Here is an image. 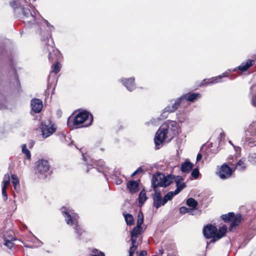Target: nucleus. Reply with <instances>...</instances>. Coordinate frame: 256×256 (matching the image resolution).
<instances>
[{"label":"nucleus","mask_w":256,"mask_h":256,"mask_svg":"<svg viewBox=\"0 0 256 256\" xmlns=\"http://www.w3.org/2000/svg\"><path fill=\"white\" fill-rule=\"evenodd\" d=\"M180 132V128L176 122L168 120L165 122L157 130L154 143L156 148L163 142H170Z\"/></svg>","instance_id":"1"},{"label":"nucleus","mask_w":256,"mask_h":256,"mask_svg":"<svg viewBox=\"0 0 256 256\" xmlns=\"http://www.w3.org/2000/svg\"><path fill=\"white\" fill-rule=\"evenodd\" d=\"M173 180V176L171 174L166 176L162 173H156L153 176L152 180V186L154 191V194H152L153 204L156 209L164 205L163 204V198L158 187L166 188L171 184Z\"/></svg>","instance_id":"2"},{"label":"nucleus","mask_w":256,"mask_h":256,"mask_svg":"<svg viewBox=\"0 0 256 256\" xmlns=\"http://www.w3.org/2000/svg\"><path fill=\"white\" fill-rule=\"evenodd\" d=\"M42 40L44 44V50L48 52L49 60L55 61V64L52 66V72L58 74L60 70V64L58 62L60 57V52L54 47V43L49 32L46 38L42 36Z\"/></svg>","instance_id":"3"},{"label":"nucleus","mask_w":256,"mask_h":256,"mask_svg":"<svg viewBox=\"0 0 256 256\" xmlns=\"http://www.w3.org/2000/svg\"><path fill=\"white\" fill-rule=\"evenodd\" d=\"M62 213L66 224L73 226L74 233L76 235V238L78 240H81L82 238V234L85 232V231L78 224V220L79 216L78 214L74 210L66 208H62Z\"/></svg>","instance_id":"4"},{"label":"nucleus","mask_w":256,"mask_h":256,"mask_svg":"<svg viewBox=\"0 0 256 256\" xmlns=\"http://www.w3.org/2000/svg\"><path fill=\"white\" fill-rule=\"evenodd\" d=\"M32 12L28 9L23 10L22 18L25 24L28 25L36 24H46L50 32L54 29L53 26L51 25L47 20L44 19L35 8H32Z\"/></svg>","instance_id":"5"},{"label":"nucleus","mask_w":256,"mask_h":256,"mask_svg":"<svg viewBox=\"0 0 256 256\" xmlns=\"http://www.w3.org/2000/svg\"><path fill=\"white\" fill-rule=\"evenodd\" d=\"M93 121L92 114L86 110L78 112L74 117L70 116L68 118L67 124L72 128L73 126L76 128L88 127L90 126Z\"/></svg>","instance_id":"6"},{"label":"nucleus","mask_w":256,"mask_h":256,"mask_svg":"<svg viewBox=\"0 0 256 256\" xmlns=\"http://www.w3.org/2000/svg\"><path fill=\"white\" fill-rule=\"evenodd\" d=\"M184 102L182 96L178 98L172 104L167 106L162 112L160 117L158 118V120L166 119L170 113L174 112Z\"/></svg>","instance_id":"7"},{"label":"nucleus","mask_w":256,"mask_h":256,"mask_svg":"<svg viewBox=\"0 0 256 256\" xmlns=\"http://www.w3.org/2000/svg\"><path fill=\"white\" fill-rule=\"evenodd\" d=\"M36 172L46 178L51 173L49 162L46 160H39L36 162L35 168Z\"/></svg>","instance_id":"8"},{"label":"nucleus","mask_w":256,"mask_h":256,"mask_svg":"<svg viewBox=\"0 0 256 256\" xmlns=\"http://www.w3.org/2000/svg\"><path fill=\"white\" fill-rule=\"evenodd\" d=\"M40 130L42 136L46 138L56 131V126L50 120H46L41 122Z\"/></svg>","instance_id":"9"},{"label":"nucleus","mask_w":256,"mask_h":256,"mask_svg":"<svg viewBox=\"0 0 256 256\" xmlns=\"http://www.w3.org/2000/svg\"><path fill=\"white\" fill-rule=\"evenodd\" d=\"M31 1L35 2L36 0H9V2L10 6L14 11H16L17 8H20L23 13V10L24 9H28L32 12V8L34 7L30 5L28 6V4Z\"/></svg>","instance_id":"10"},{"label":"nucleus","mask_w":256,"mask_h":256,"mask_svg":"<svg viewBox=\"0 0 256 256\" xmlns=\"http://www.w3.org/2000/svg\"><path fill=\"white\" fill-rule=\"evenodd\" d=\"M83 160L86 162V164L90 166H93V169L94 171H97L99 172L104 174V172L106 171L107 168H103L102 170H100L98 166L102 168L104 166V162L100 160L96 161L93 159H91L90 157L87 158L86 156L82 155Z\"/></svg>","instance_id":"11"},{"label":"nucleus","mask_w":256,"mask_h":256,"mask_svg":"<svg viewBox=\"0 0 256 256\" xmlns=\"http://www.w3.org/2000/svg\"><path fill=\"white\" fill-rule=\"evenodd\" d=\"M217 232L218 229L216 227L212 224H208L205 226L203 229L204 236L206 238H212L210 242L214 243L216 242V241H214V239L216 238L215 234Z\"/></svg>","instance_id":"12"},{"label":"nucleus","mask_w":256,"mask_h":256,"mask_svg":"<svg viewBox=\"0 0 256 256\" xmlns=\"http://www.w3.org/2000/svg\"><path fill=\"white\" fill-rule=\"evenodd\" d=\"M144 222V215L141 211L138 214L137 224L134 227L130 232V236H138L142 232V225Z\"/></svg>","instance_id":"13"},{"label":"nucleus","mask_w":256,"mask_h":256,"mask_svg":"<svg viewBox=\"0 0 256 256\" xmlns=\"http://www.w3.org/2000/svg\"><path fill=\"white\" fill-rule=\"evenodd\" d=\"M232 170L226 164H223L220 168L217 174L222 180H225L230 177Z\"/></svg>","instance_id":"14"},{"label":"nucleus","mask_w":256,"mask_h":256,"mask_svg":"<svg viewBox=\"0 0 256 256\" xmlns=\"http://www.w3.org/2000/svg\"><path fill=\"white\" fill-rule=\"evenodd\" d=\"M227 76L224 73L222 74L219 75L217 76L212 77L210 78L204 79L200 83V86H206L207 84H213L217 83H219L222 82V78L226 77Z\"/></svg>","instance_id":"15"},{"label":"nucleus","mask_w":256,"mask_h":256,"mask_svg":"<svg viewBox=\"0 0 256 256\" xmlns=\"http://www.w3.org/2000/svg\"><path fill=\"white\" fill-rule=\"evenodd\" d=\"M118 81L121 82L128 91L132 92L136 88L134 78V77L130 78H122L120 79Z\"/></svg>","instance_id":"16"},{"label":"nucleus","mask_w":256,"mask_h":256,"mask_svg":"<svg viewBox=\"0 0 256 256\" xmlns=\"http://www.w3.org/2000/svg\"><path fill=\"white\" fill-rule=\"evenodd\" d=\"M4 244L10 249L14 246L12 241L15 240L16 238L13 236L12 232H6L3 236Z\"/></svg>","instance_id":"17"},{"label":"nucleus","mask_w":256,"mask_h":256,"mask_svg":"<svg viewBox=\"0 0 256 256\" xmlns=\"http://www.w3.org/2000/svg\"><path fill=\"white\" fill-rule=\"evenodd\" d=\"M30 106L33 112L39 113L43 106L42 102L39 98H33L31 100Z\"/></svg>","instance_id":"18"},{"label":"nucleus","mask_w":256,"mask_h":256,"mask_svg":"<svg viewBox=\"0 0 256 256\" xmlns=\"http://www.w3.org/2000/svg\"><path fill=\"white\" fill-rule=\"evenodd\" d=\"M174 178V180L176 184V188L174 190L176 194H179L181 190L186 187V185L184 182V178L182 176H176L174 177L172 175Z\"/></svg>","instance_id":"19"},{"label":"nucleus","mask_w":256,"mask_h":256,"mask_svg":"<svg viewBox=\"0 0 256 256\" xmlns=\"http://www.w3.org/2000/svg\"><path fill=\"white\" fill-rule=\"evenodd\" d=\"M242 220V216L240 214L234 215V218L232 220L231 224L229 226L230 231H232L236 228Z\"/></svg>","instance_id":"20"},{"label":"nucleus","mask_w":256,"mask_h":256,"mask_svg":"<svg viewBox=\"0 0 256 256\" xmlns=\"http://www.w3.org/2000/svg\"><path fill=\"white\" fill-rule=\"evenodd\" d=\"M182 99L184 101H189L190 102H194L198 98L201 97V95L198 93H188L182 96Z\"/></svg>","instance_id":"21"},{"label":"nucleus","mask_w":256,"mask_h":256,"mask_svg":"<svg viewBox=\"0 0 256 256\" xmlns=\"http://www.w3.org/2000/svg\"><path fill=\"white\" fill-rule=\"evenodd\" d=\"M127 188L130 194H135L138 190V184L135 180H130L127 183Z\"/></svg>","instance_id":"22"},{"label":"nucleus","mask_w":256,"mask_h":256,"mask_svg":"<svg viewBox=\"0 0 256 256\" xmlns=\"http://www.w3.org/2000/svg\"><path fill=\"white\" fill-rule=\"evenodd\" d=\"M254 60H248L246 62H242L238 67V69L242 72H246L250 66L254 64Z\"/></svg>","instance_id":"23"},{"label":"nucleus","mask_w":256,"mask_h":256,"mask_svg":"<svg viewBox=\"0 0 256 256\" xmlns=\"http://www.w3.org/2000/svg\"><path fill=\"white\" fill-rule=\"evenodd\" d=\"M228 227L226 225H223L220 227L218 231L215 234V238H214V241H216L222 238L226 234L227 231Z\"/></svg>","instance_id":"24"},{"label":"nucleus","mask_w":256,"mask_h":256,"mask_svg":"<svg viewBox=\"0 0 256 256\" xmlns=\"http://www.w3.org/2000/svg\"><path fill=\"white\" fill-rule=\"evenodd\" d=\"M247 167V164L246 162V159L242 158L235 165V169L238 171H244Z\"/></svg>","instance_id":"25"},{"label":"nucleus","mask_w":256,"mask_h":256,"mask_svg":"<svg viewBox=\"0 0 256 256\" xmlns=\"http://www.w3.org/2000/svg\"><path fill=\"white\" fill-rule=\"evenodd\" d=\"M193 166V164L191 162L186 160L182 164L180 170L184 172H188L192 168Z\"/></svg>","instance_id":"26"},{"label":"nucleus","mask_w":256,"mask_h":256,"mask_svg":"<svg viewBox=\"0 0 256 256\" xmlns=\"http://www.w3.org/2000/svg\"><path fill=\"white\" fill-rule=\"evenodd\" d=\"M250 97L251 98L252 104L256 106V85H252L250 89Z\"/></svg>","instance_id":"27"},{"label":"nucleus","mask_w":256,"mask_h":256,"mask_svg":"<svg viewBox=\"0 0 256 256\" xmlns=\"http://www.w3.org/2000/svg\"><path fill=\"white\" fill-rule=\"evenodd\" d=\"M147 199L148 197L146 194V192L144 190H142L138 196L139 206H142Z\"/></svg>","instance_id":"28"},{"label":"nucleus","mask_w":256,"mask_h":256,"mask_svg":"<svg viewBox=\"0 0 256 256\" xmlns=\"http://www.w3.org/2000/svg\"><path fill=\"white\" fill-rule=\"evenodd\" d=\"M178 194L175 191L168 192L163 198V204H165L168 200H172L173 197Z\"/></svg>","instance_id":"29"},{"label":"nucleus","mask_w":256,"mask_h":256,"mask_svg":"<svg viewBox=\"0 0 256 256\" xmlns=\"http://www.w3.org/2000/svg\"><path fill=\"white\" fill-rule=\"evenodd\" d=\"M186 203L190 208L194 210L196 209L198 204L197 201L192 198H188Z\"/></svg>","instance_id":"30"},{"label":"nucleus","mask_w":256,"mask_h":256,"mask_svg":"<svg viewBox=\"0 0 256 256\" xmlns=\"http://www.w3.org/2000/svg\"><path fill=\"white\" fill-rule=\"evenodd\" d=\"M234 212H228L227 214L222 215L221 218L225 222H228L229 221H232V218H234Z\"/></svg>","instance_id":"31"},{"label":"nucleus","mask_w":256,"mask_h":256,"mask_svg":"<svg viewBox=\"0 0 256 256\" xmlns=\"http://www.w3.org/2000/svg\"><path fill=\"white\" fill-rule=\"evenodd\" d=\"M168 256H176L177 255V251L176 246L174 245L170 246L167 249Z\"/></svg>","instance_id":"32"},{"label":"nucleus","mask_w":256,"mask_h":256,"mask_svg":"<svg viewBox=\"0 0 256 256\" xmlns=\"http://www.w3.org/2000/svg\"><path fill=\"white\" fill-rule=\"evenodd\" d=\"M124 217L126 223L128 225L131 226L134 224V220L131 214H124Z\"/></svg>","instance_id":"33"},{"label":"nucleus","mask_w":256,"mask_h":256,"mask_svg":"<svg viewBox=\"0 0 256 256\" xmlns=\"http://www.w3.org/2000/svg\"><path fill=\"white\" fill-rule=\"evenodd\" d=\"M22 152L26 156L28 160H30V159L31 154L30 151L27 148L26 144H24L22 146Z\"/></svg>","instance_id":"34"},{"label":"nucleus","mask_w":256,"mask_h":256,"mask_svg":"<svg viewBox=\"0 0 256 256\" xmlns=\"http://www.w3.org/2000/svg\"><path fill=\"white\" fill-rule=\"evenodd\" d=\"M248 160L252 164H256V154H250L248 156Z\"/></svg>","instance_id":"35"},{"label":"nucleus","mask_w":256,"mask_h":256,"mask_svg":"<svg viewBox=\"0 0 256 256\" xmlns=\"http://www.w3.org/2000/svg\"><path fill=\"white\" fill-rule=\"evenodd\" d=\"M10 178L8 174H6L4 175L3 180V184L2 186H5L6 188L7 187V186L10 184Z\"/></svg>","instance_id":"36"},{"label":"nucleus","mask_w":256,"mask_h":256,"mask_svg":"<svg viewBox=\"0 0 256 256\" xmlns=\"http://www.w3.org/2000/svg\"><path fill=\"white\" fill-rule=\"evenodd\" d=\"M12 182L13 185L18 184H20V181L18 177L16 174H12Z\"/></svg>","instance_id":"37"},{"label":"nucleus","mask_w":256,"mask_h":256,"mask_svg":"<svg viewBox=\"0 0 256 256\" xmlns=\"http://www.w3.org/2000/svg\"><path fill=\"white\" fill-rule=\"evenodd\" d=\"M2 193L4 200L6 201L8 200V194L6 192V188L5 186H2Z\"/></svg>","instance_id":"38"},{"label":"nucleus","mask_w":256,"mask_h":256,"mask_svg":"<svg viewBox=\"0 0 256 256\" xmlns=\"http://www.w3.org/2000/svg\"><path fill=\"white\" fill-rule=\"evenodd\" d=\"M191 175L192 176L196 178L199 176V171L197 168H194L192 172Z\"/></svg>","instance_id":"39"},{"label":"nucleus","mask_w":256,"mask_h":256,"mask_svg":"<svg viewBox=\"0 0 256 256\" xmlns=\"http://www.w3.org/2000/svg\"><path fill=\"white\" fill-rule=\"evenodd\" d=\"M137 248L136 246L132 245L129 250V256H132L134 253L135 252Z\"/></svg>","instance_id":"40"},{"label":"nucleus","mask_w":256,"mask_h":256,"mask_svg":"<svg viewBox=\"0 0 256 256\" xmlns=\"http://www.w3.org/2000/svg\"><path fill=\"white\" fill-rule=\"evenodd\" d=\"M188 210H189V208H188L185 206H182L180 208V212L182 214H186Z\"/></svg>","instance_id":"41"},{"label":"nucleus","mask_w":256,"mask_h":256,"mask_svg":"<svg viewBox=\"0 0 256 256\" xmlns=\"http://www.w3.org/2000/svg\"><path fill=\"white\" fill-rule=\"evenodd\" d=\"M138 236H131V240H132V244L133 246H136V240Z\"/></svg>","instance_id":"42"},{"label":"nucleus","mask_w":256,"mask_h":256,"mask_svg":"<svg viewBox=\"0 0 256 256\" xmlns=\"http://www.w3.org/2000/svg\"><path fill=\"white\" fill-rule=\"evenodd\" d=\"M14 190L18 193L19 190H20V184H18L13 185Z\"/></svg>","instance_id":"43"},{"label":"nucleus","mask_w":256,"mask_h":256,"mask_svg":"<svg viewBox=\"0 0 256 256\" xmlns=\"http://www.w3.org/2000/svg\"><path fill=\"white\" fill-rule=\"evenodd\" d=\"M92 256H105V254L103 252L100 251L97 254H92Z\"/></svg>","instance_id":"44"},{"label":"nucleus","mask_w":256,"mask_h":256,"mask_svg":"<svg viewBox=\"0 0 256 256\" xmlns=\"http://www.w3.org/2000/svg\"><path fill=\"white\" fill-rule=\"evenodd\" d=\"M146 256V252L145 250H142L140 252V254L138 256Z\"/></svg>","instance_id":"45"},{"label":"nucleus","mask_w":256,"mask_h":256,"mask_svg":"<svg viewBox=\"0 0 256 256\" xmlns=\"http://www.w3.org/2000/svg\"><path fill=\"white\" fill-rule=\"evenodd\" d=\"M202 158V155L200 154H198L196 156V161L198 162Z\"/></svg>","instance_id":"46"},{"label":"nucleus","mask_w":256,"mask_h":256,"mask_svg":"<svg viewBox=\"0 0 256 256\" xmlns=\"http://www.w3.org/2000/svg\"><path fill=\"white\" fill-rule=\"evenodd\" d=\"M136 171L138 172V173H140V172H142L144 171L142 168V167H139L136 170Z\"/></svg>","instance_id":"47"},{"label":"nucleus","mask_w":256,"mask_h":256,"mask_svg":"<svg viewBox=\"0 0 256 256\" xmlns=\"http://www.w3.org/2000/svg\"><path fill=\"white\" fill-rule=\"evenodd\" d=\"M194 210V209H192V208H189V210H188V212L186 213H189L190 214H192V210Z\"/></svg>","instance_id":"48"},{"label":"nucleus","mask_w":256,"mask_h":256,"mask_svg":"<svg viewBox=\"0 0 256 256\" xmlns=\"http://www.w3.org/2000/svg\"><path fill=\"white\" fill-rule=\"evenodd\" d=\"M138 174L136 170H135L131 175L132 176H134Z\"/></svg>","instance_id":"49"},{"label":"nucleus","mask_w":256,"mask_h":256,"mask_svg":"<svg viewBox=\"0 0 256 256\" xmlns=\"http://www.w3.org/2000/svg\"><path fill=\"white\" fill-rule=\"evenodd\" d=\"M92 252H93L95 253V254H97L98 252H98V250H97V249L93 250Z\"/></svg>","instance_id":"50"},{"label":"nucleus","mask_w":256,"mask_h":256,"mask_svg":"<svg viewBox=\"0 0 256 256\" xmlns=\"http://www.w3.org/2000/svg\"><path fill=\"white\" fill-rule=\"evenodd\" d=\"M164 253V250L162 249H161V250H159V254L161 256Z\"/></svg>","instance_id":"51"},{"label":"nucleus","mask_w":256,"mask_h":256,"mask_svg":"<svg viewBox=\"0 0 256 256\" xmlns=\"http://www.w3.org/2000/svg\"><path fill=\"white\" fill-rule=\"evenodd\" d=\"M121 182H122V180H118L117 181V182H116V184H121Z\"/></svg>","instance_id":"52"},{"label":"nucleus","mask_w":256,"mask_h":256,"mask_svg":"<svg viewBox=\"0 0 256 256\" xmlns=\"http://www.w3.org/2000/svg\"><path fill=\"white\" fill-rule=\"evenodd\" d=\"M90 168H88V170H86V172H88L89 170H90Z\"/></svg>","instance_id":"53"},{"label":"nucleus","mask_w":256,"mask_h":256,"mask_svg":"<svg viewBox=\"0 0 256 256\" xmlns=\"http://www.w3.org/2000/svg\"><path fill=\"white\" fill-rule=\"evenodd\" d=\"M2 108H3V106L0 105V109Z\"/></svg>","instance_id":"54"},{"label":"nucleus","mask_w":256,"mask_h":256,"mask_svg":"<svg viewBox=\"0 0 256 256\" xmlns=\"http://www.w3.org/2000/svg\"><path fill=\"white\" fill-rule=\"evenodd\" d=\"M229 142H230V144H231L232 145V142L230 140L229 141Z\"/></svg>","instance_id":"55"},{"label":"nucleus","mask_w":256,"mask_h":256,"mask_svg":"<svg viewBox=\"0 0 256 256\" xmlns=\"http://www.w3.org/2000/svg\"><path fill=\"white\" fill-rule=\"evenodd\" d=\"M254 145H256V143L255 142H253Z\"/></svg>","instance_id":"56"}]
</instances>
